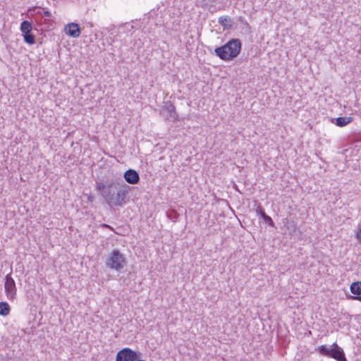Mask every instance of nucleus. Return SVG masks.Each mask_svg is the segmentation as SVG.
Returning a JSON list of instances; mask_svg holds the SVG:
<instances>
[{
	"label": "nucleus",
	"mask_w": 361,
	"mask_h": 361,
	"mask_svg": "<svg viewBox=\"0 0 361 361\" xmlns=\"http://www.w3.org/2000/svg\"><path fill=\"white\" fill-rule=\"evenodd\" d=\"M95 188L110 206L121 207L128 201L127 195L130 187L123 182L119 183L114 180L97 181Z\"/></svg>",
	"instance_id": "1"
},
{
	"label": "nucleus",
	"mask_w": 361,
	"mask_h": 361,
	"mask_svg": "<svg viewBox=\"0 0 361 361\" xmlns=\"http://www.w3.org/2000/svg\"><path fill=\"white\" fill-rule=\"evenodd\" d=\"M242 42L239 39L233 38L225 44L216 47L214 53L220 59L230 61L235 59L240 53Z\"/></svg>",
	"instance_id": "2"
},
{
	"label": "nucleus",
	"mask_w": 361,
	"mask_h": 361,
	"mask_svg": "<svg viewBox=\"0 0 361 361\" xmlns=\"http://www.w3.org/2000/svg\"><path fill=\"white\" fill-rule=\"evenodd\" d=\"M317 350L320 355L334 358L337 361H348L343 350L336 343H334L329 347L326 345H320Z\"/></svg>",
	"instance_id": "3"
},
{
	"label": "nucleus",
	"mask_w": 361,
	"mask_h": 361,
	"mask_svg": "<svg viewBox=\"0 0 361 361\" xmlns=\"http://www.w3.org/2000/svg\"><path fill=\"white\" fill-rule=\"evenodd\" d=\"M126 264V259L118 250H114L106 260V266L117 271L123 268Z\"/></svg>",
	"instance_id": "4"
},
{
	"label": "nucleus",
	"mask_w": 361,
	"mask_h": 361,
	"mask_svg": "<svg viewBox=\"0 0 361 361\" xmlns=\"http://www.w3.org/2000/svg\"><path fill=\"white\" fill-rule=\"evenodd\" d=\"M4 288L7 298L10 300H14L16 296L17 289L15 281L11 274H7L5 277Z\"/></svg>",
	"instance_id": "5"
},
{
	"label": "nucleus",
	"mask_w": 361,
	"mask_h": 361,
	"mask_svg": "<svg viewBox=\"0 0 361 361\" xmlns=\"http://www.w3.org/2000/svg\"><path fill=\"white\" fill-rule=\"evenodd\" d=\"M137 358L136 352L129 348H124L117 353L116 361H135Z\"/></svg>",
	"instance_id": "6"
},
{
	"label": "nucleus",
	"mask_w": 361,
	"mask_h": 361,
	"mask_svg": "<svg viewBox=\"0 0 361 361\" xmlns=\"http://www.w3.org/2000/svg\"><path fill=\"white\" fill-rule=\"evenodd\" d=\"M66 34L71 37L76 38L80 35L81 30L79 25L76 23H70L65 26Z\"/></svg>",
	"instance_id": "7"
},
{
	"label": "nucleus",
	"mask_w": 361,
	"mask_h": 361,
	"mask_svg": "<svg viewBox=\"0 0 361 361\" xmlns=\"http://www.w3.org/2000/svg\"><path fill=\"white\" fill-rule=\"evenodd\" d=\"M125 180L131 185L137 184L140 181L139 173L134 169H129L123 174Z\"/></svg>",
	"instance_id": "8"
},
{
	"label": "nucleus",
	"mask_w": 361,
	"mask_h": 361,
	"mask_svg": "<svg viewBox=\"0 0 361 361\" xmlns=\"http://www.w3.org/2000/svg\"><path fill=\"white\" fill-rule=\"evenodd\" d=\"M350 290L351 293L356 296L349 295L348 298L361 301V281H356L351 283Z\"/></svg>",
	"instance_id": "9"
},
{
	"label": "nucleus",
	"mask_w": 361,
	"mask_h": 361,
	"mask_svg": "<svg viewBox=\"0 0 361 361\" xmlns=\"http://www.w3.org/2000/svg\"><path fill=\"white\" fill-rule=\"evenodd\" d=\"M162 110L167 111V113L169 114V116L172 118L174 121L178 120V114L176 111V107L171 101L164 102Z\"/></svg>",
	"instance_id": "10"
},
{
	"label": "nucleus",
	"mask_w": 361,
	"mask_h": 361,
	"mask_svg": "<svg viewBox=\"0 0 361 361\" xmlns=\"http://www.w3.org/2000/svg\"><path fill=\"white\" fill-rule=\"evenodd\" d=\"M256 212L259 217L263 219L264 223L267 224L271 227H275V224L272 219L265 213V211L262 207H258L256 209Z\"/></svg>",
	"instance_id": "11"
},
{
	"label": "nucleus",
	"mask_w": 361,
	"mask_h": 361,
	"mask_svg": "<svg viewBox=\"0 0 361 361\" xmlns=\"http://www.w3.org/2000/svg\"><path fill=\"white\" fill-rule=\"evenodd\" d=\"M354 120L353 117H338L336 118H332L331 122L335 123L338 127H344L346 125L350 123Z\"/></svg>",
	"instance_id": "12"
},
{
	"label": "nucleus",
	"mask_w": 361,
	"mask_h": 361,
	"mask_svg": "<svg viewBox=\"0 0 361 361\" xmlns=\"http://www.w3.org/2000/svg\"><path fill=\"white\" fill-rule=\"evenodd\" d=\"M218 23L224 29H231L233 26V20L229 16H221L219 18Z\"/></svg>",
	"instance_id": "13"
},
{
	"label": "nucleus",
	"mask_w": 361,
	"mask_h": 361,
	"mask_svg": "<svg viewBox=\"0 0 361 361\" xmlns=\"http://www.w3.org/2000/svg\"><path fill=\"white\" fill-rule=\"evenodd\" d=\"M283 226L286 227L288 233L292 234L296 231V225L293 219L285 218L283 219Z\"/></svg>",
	"instance_id": "14"
},
{
	"label": "nucleus",
	"mask_w": 361,
	"mask_h": 361,
	"mask_svg": "<svg viewBox=\"0 0 361 361\" xmlns=\"http://www.w3.org/2000/svg\"><path fill=\"white\" fill-rule=\"evenodd\" d=\"M20 31L23 34H27L32 31V23L28 20H23L20 24Z\"/></svg>",
	"instance_id": "15"
},
{
	"label": "nucleus",
	"mask_w": 361,
	"mask_h": 361,
	"mask_svg": "<svg viewBox=\"0 0 361 361\" xmlns=\"http://www.w3.org/2000/svg\"><path fill=\"white\" fill-rule=\"evenodd\" d=\"M10 306L6 302H0V314L7 316L10 312Z\"/></svg>",
	"instance_id": "16"
},
{
	"label": "nucleus",
	"mask_w": 361,
	"mask_h": 361,
	"mask_svg": "<svg viewBox=\"0 0 361 361\" xmlns=\"http://www.w3.org/2000/svg\"><path fill=\"white\" fill-rule=\"evenodd\" d=\"M24 41L29 44H34L35 43V37L31 32L27 34H23Z\"/></svg>",
	"instance_id": "17"
},
{
	"label": "nucleus",
	"mask_w": 361,
	"mask_h": 361,
	"mask_svg": "<svg viewBox=\"0 0 361 361\" xmlns=\"http://www.w3.org/2000/svg\"><path fill=\"white\" fill-rule=\"evenodd\" d=\"M356 238L361 243V225H359L357 231L356 233Z\"/></svg>",
	"instance_id": "18"
},
{
	"label": "nucleus",
	"mask_w": 361,
	"mask_h": 361,
	"mask_svg": "<svg viewBox=\"0 0 361 361\" xmlns=\"http://www.w3.org/2000/svg\"><path fill=\"white\" fill-rule=\"evenodd\" d=\"M39 13L44 17H51V13L49 11H43V13L39 12Z\"/></svg>",
	"instance_id": "19"
},
{
	"label": "nucleus",
	"mask_w": 361,
	"mask_h": 361,
	"mask_svg": "<svg viewBox=\"0 0 361 361\" xmlns=\"http://www.w3.org/2000/svg\"><path fill=\"white\" fill-rule=\"evenodd\" d=\"M169 217L173 220V221H176V219H177V215H176V214H175L174 218H172V217H171V216H169Z\"/></svg>",
	"instance_id": "20"
}]
</instances>
